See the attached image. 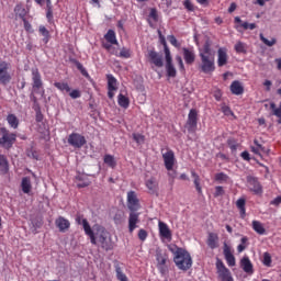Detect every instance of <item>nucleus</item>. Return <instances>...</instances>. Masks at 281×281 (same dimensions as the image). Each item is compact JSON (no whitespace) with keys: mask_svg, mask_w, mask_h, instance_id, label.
Masks as SVG:
<instances>
[{"mask_svg":"<svg viewBox=\"0 0 281 281\" xmlns=\"http://www.w3.org/2000/svg\"><path fill=\"white\" fill-rule=\"evenodd\" d=\"M169 251L173 255V262L180 271H188L192 268V256L188 250L177 246L176 244H169Z\"/></svg>","mask_w":281,"mask_h":281,"instance_id":"nucleus-1","label":"nucleus"},{"mask_svg":"<svg viewBox=\"0 0 281 281\" xmlns=\"http://www.w3.org/2000/svg\"><path fill=\"white\" fill-rule=\"evenodd\" d=\"M95 245H98V240L105 251H112L113 249V240L111 239V235L106 232L104 226L97 225L95 226Z\"/></svg>","mask_w":281,"mask_h":281,"instance_id":"nucleus-2","label":"nucleus"},{"mask_svg":"<svg viewBox=\"0 0 281 281\" xmlns=\"http://www.w3.org/2000/svg\"><path fill=\"white\" fill-rule=\"evenodd\" d=\"M0 146H3V148H12L14 146L16 142V135L14 133H10V130L5 127H0Z\"/></svg>","mask_w":281,"mask_h":281,"instance_id":"nucleus-3","label":"nucleus"},{"mask_svg":"<svg viewBox=\"0 0 281 281\" xmlns=\"http://www.w3.org/2000/svg\"><path fill=\"white\" fill-rule=\"evenodd\" d=\"M215 267H216V273H217L218 280H221V281H234V277H232V271H229L227 269V267L225 266L223 260L217 258Z\"/></svg>","mask_w":281,"mask_h":281,"instance_id":"nucleus-4","label":"nucleus"},{"mask_svg":"<svg viewBox=\"0 0 281 281\" xmlns=\"http://www.w3.org/2000/svg\"><path fill=\"white\" fill-rule=\"evenodd\" d=\"M201 65L200 69L202 74H214L216 70V66L214 64V55L207 56V55H201Z\"/></svg>","mask_w":281,"mask_h":281,"instance_id":"nucleus-5","label":"nucleus"},{"mask_svg":"<svg viewBox=\"0 0 281 281\" xmlns=\"http://www.w3.org/2000/svg\"><path fill=\"white\" fill-rule=\"evenodd\" d=\"M198 126H199V111H196V109H191L187 120L188 133H196Z\"/></svg>","mask_w":281,"mask_h":281,"instance_id":"nucleus-6","label":"nucleus"},{"mask_svg":"<svg viewBox=\"0 0 281 281\" xmlns=\"http://www.w3.org/2000/svg\"><path fill=\"white\" fill-rule=\"evenodd\" d=\"M12 82V75H10V63L0 61V85L5 87Z\"/></svg>","mask_w":281,"mask_h":281,"instance_id":"nucleus-7","label":"nucleus"},{"mask_svg":"<svg viewBox=\"0 0 281 281\" xmlns=\"http://www.w3.org/2000/svg\"><path fill=\"white\" fill-rule=\"evenodd\" d=\"M156 262H157V269L161 276H166L168 271V254L157 251L156 252Z\"/></svg>","mask_w":281,"mask_h":281,"instance_id":"nucleus-8","label":"nucleus"},{"mask_svg":"<svg viewBox=\"0 0 281 281\" xmlns=\"http://www.w3.org/2000/svg\"><path fill=\"white\" fill-rule=\"evenodd\" d=\"M76 223L78 225H82L86 236H89L91 245H95V233L91 229V225L87 218H82L81 216L76 217Z\"/></svg>","mask_w":281,"mask_h":281,"instance_id":"nucleus-9","label":"nucleus"},{"mask_svg":"<svg viewBox=\"0 0 281 281\" xmlns=\"http://www.w3.org/2000/svg\"><path fill=\"white\" fill-rule=\"evenodd\" d=\"M68 144L69 146H72V148H82L87 145V138L78 133H71L68 136Z\"/></svg>","mask_w":281,"mask_h":281,"instance_id":"nucleus-10","label":"nucleus"},{"mask_svg":"<svg viewBox=\"0 0 281 281\" xmlns=\"http://www.w3.org/2000/svg\"><path fill=\"white\" fill-rule=\"evenodd\" d=\"M127 207L130 212H138L140 210L142 204H139V199L137 198V193L135 191L127 192Z\"/></svg>","mask_w":281,"mask_h":281,"instance_id":"nucleus-11","label":"nucleus"},{"mask_svg":"<svg viewBox=\"0 0 281 281\" xmlns=\"http://www.w3.org/2000/svg\"><path fill=\"white\" fill-rule=\"evenodd\" d=\"M162 160H164L166 170L170 172V170L175 168V164H177L175 151H172V149H168L166 153H162Z\"/></svg>","mask_w":281,"mask_h":281,"instance_id":"nucleus-12","label":"nucleus"},{"mask_svg":"<svg viewBox=\"0 0 281 281\" xmlns=\"http://www.w3.org/2000/svg\"><path fill=\"white\" fill-rule=\"evenodd\" d=\"M147 59H148V63H150V65H153L154 67H158V68L164 67V57L159 53H157L155 49L148 50Z\"/></svg>","mask_w":281,"mask_h":281,"instance_id":"nucleus-13","label":"nucleus"},{"mask_svg":"<svg viewBox=\"0 0 281 281\" xmlns=\"http://www.w3.org/2000/svg\"><path fill=\"white\" fill-rule=\"evenodd\" d=\"M246 181L250 192H254L255 194H262V184H260L258 178L254 176H247Z\"/></svg>","mask_w":281,"mask_h":281,"instance_id":"nucleus-14","label":"nucleus"},{"mask_svg":"<svg viewBox=\"0 0 281 281\" xmlns=\"http://www.w3.org/2000/svg\"><path fill=\"white\" fill-rule=\"evenodd\" d=\"M108 80V98L113 100L115 91H117V79L113 75H106Z\"/></svg>","mask_w":281,"mask_h":281,"instance_id":"nucleus-15","label":"nucleus"},{"mask_svg":"<svg viewBox=\"0 0 281 281\" xmlns=\"http://www.w3.org/2000/svg\"><path fill=\"white\" fill-rule=\"evenodd\" d=\"M37 5H44L46 3V19L48 23L54 21V5L52 4V0H34Z\"/></svg>","mask_w":281,"mask_h":281,"instance_id":"nucleus-16","label":"nucleus"},{"mask_svg":"<svg viewBox=\"0 0 281 281\" xmlns=\"http://www.w3.org/2000/svg\"><path fill=\"white\" fill-rule=\"evenodd\" d=\"M166 59V71L168 78H177V68H175V64H172V55H167L165 56Z\"/></svg>","mask_w":281,"mask_h":281,"instance_id":"nucleus-17","label":"nucleus"},{"mask_svg":"<svg viewBox=\"0 0 281 281\" xmlns=\"http://www.w3.org/2000/svg\"><path fill=\"white\" fill-rule=\"evenodd\" d=\"M158 228H159V236L160 238H165V240H172V231H170V227H168V224L164 222L158 223Z\"/></svg>","mask_w":281,"mask_h":281,"instance_id":"nucleus-18","label":"nucleus"},{"mask_svg":"<svg viewBox=\"0 0 281 281\" xmlns=\"http://www.w3.org/2000/svg\"><path fill=\"white\" fill-rule=\"evenodd\" d=\"M182 55L184 58V63L187 65H194V60H196V54L194 53V48H188V47H183L182 48Z\"/></svg>","mask_w":281,"mask_h":281,"instance_id":"nucleus-19","label":"nucleus"},{"mask_svg":"<svg viewBox=\"0 0 281 281\" xmlns=\"http://www.w3.org/2000/svg\"><path fill=\"white\" fill-rule=\"evenodd\" d=\"M223 254L228 267H236V257H234V254L232 252V247L224 244Z\"/></svg>","mask_w":281,"mask_h":281,"instance_id":"nucleus-20","label":"nucleus"},{"mask_svg":"<svg viewBox=\"0 0 281 281\" xmlns=\"http://www.w3.org/2000/svg\"><path fill=\"white\" fill-rule=\"evenodd\" d=\"M139 223V213L137 211L131 212L128 216V232L133 234L137 229V224Z\"/></svg>","mask_w":281,"mask_h":281,"instance_id":"nucleus-21","label":"nucleus"},{"mask_svg":"<svg viewBox=\"0 0 281 281\" xmlns=\"http://www.w3.org/2000/svg\"><path fill=\"white\" fill-rule=\"evenodd\" d=\"M32 80H33V89L34 91H38L43 89V79L41 77V72L38 68L32 70Z\"/></svg>","mask_w":281,"mask_h":281,"instance_id":"nucleus-22","label":"nucleus"},{"mask_svg":"<svg viewBox=\"0 0 281 281\" xmlns=\"http://www.w3.org/2000/svg\"><path fill=\"white\" fill-rule=\"evenodd\" d=\"M55 225L61 232V234H65L69 227H71V223L69 220L65 218L64 216H59L55 220Z\"/></svg>","mask_w":281,"mask_h":281,"instance_id":"nucleus-23","label":"nucleus"},{"mask_svg":"<svg viewBox=\"0 0 281 281\" xmlns=\"http://www.w3.org/2000/svg\"><path fill=\"white\" fill-rule=\"evenodd\" d=\"M231 93H233V95H243V93H245V87H243V83L238 80H234L231 83Z\"/></svg>","mask_w":281,"mask_h":281,"instance_id":"nucleus-24","label":"nucleus"},{"mask_svg":"<svg viewBox=\"0 0 281 281\" xmlns=\"http://www.w3.org/2000/svg\"><path fill=\"white\" fill-rule=\"evenodd\" d=\"M227 49L220 48L217 50V67H225L227 65Z\"/></svg>","mask_w":281,"mask_h":281,"instance_id":"nucleus-25","label":"nucleus"},{"mask_svg":"<svg viewBox=\"0 0 281 281\" xmlns=\"http://www.w3.org/2000/svg\"><path fill=\"white\" fill-rule=\"evenodd\" d=\"M240 267L245 273H254V263H251L249 257H244L240 260Z\"/></svg>","mask_w":281,"mask_h":281,"instance_id":"nucleus-26","label":"nucleus"},{"mask_svg":"<svg viewBox=\"0 0 281 281\" xmlns=\"http://www.w3.org/2000/svg\"><path fill=\"white\" fill-rule=\"evenodd\" d=\"M206 245L210 249H216L218 247V234L209 233Z\"/></svg>","mask_w":281,"mask_h":281,"instance_id":"nucleus-27","label":"nucleus"},{"mask_svg":"<svg viewBox=\"0 0 281 281\" xmlns=\"http://www.w3.org/2000/svg\"><path fill=\"white\" fill-rule=\"evenodd\" d=\"M16 18L21 19L22 21H25V16H27V9L22 3H19L14 7L13 10Z\"/></svg>","mask_w":281,"mask_h":281,"instance_id":"nucleus-28","label":"nucleus"},{"mask_svg":"<svg viewBox=\"0 0 281 281\" xmlns=\"http://www.w3.org/2000/svg\"><path fill=\"white\" fill-rule=\"evenodd\" d=\"M247 201L245 198H239L236 201V207L239 210V214L241 218H245L247 216V209L245 207Z\"/></svg>","mask_w":281,"mask_h":281,"instance_id":"nucleus-29","label":"nucleus"},{"mask_svg":"<svg viewBox=\"0 0 281 281\" xmlns=\"http://www.w3.org/2000/svg\"><path fill=\"white\" fill-rule=\"evenodd\" d=\"M104 38L108 45H120V43L117 42V36L115 35V31L113 30H109L104 35Z\"/></svg>","mask_w":281,"mask_h":281,"instance_id":"nucleus-30","label":"nucleus"},{"mask_svg":"<svg viewBox=\"0 0 281 281\" xmlns=\"http://www.w3.org/2000/svg\"><path fill=\"white\" fill-rule=\"evenodd\" d=\"M235 23H238L236 27H241V30H256L257 25L256 23H248V22H243L239 16H236L234 20Z\"/></svg>","mask_w":281,"mask_h":281,"instance_id":"nucleus-31","label":"nucleus"},{"mask_svg":"<svg viewBox=\"0 0 281 281\" xmlns=\"http://www.w3.org/2000/svg\"><path fill=\"white\" fill-rule=\"evenodd\" d=\"M21 188L24 194H30V192H32V180L30 177L22 178Z\"/></svg>","mask_w":281,"mask_h":281,"instance_id":"nucleus-32","label":"nucleus"},{"mask_svg":"<svg viewBox=\"0 0 281 281\" xmlns=\"http://www.w3.org/2000/svg\"><path fill=\"white\" fill-rule=\"evenodd\" d=\"M10 170V166L8 162V158L5 155L0 154V175H8V171Z\"/></svg>","mask_w":281,"mask_h":281,"instance_id":"nucleus-33","label":"nucleus"},{"mask_svg":"<svg viewBox=\"0 0 281 281\" xmlns=\"http://www.w3.org/2000/svg\"><path fill=\"white\" fill-rule=\"evenodd\" d=\"M103 162L109 168H112V170H114V168L117 167V161L115 160V156L111 154H105V156L103 157Z\"/></svg>","mask_w":281,"mask_h":281,"instance_id":"nucleus-34","label":"nucleus"},{"mask_svg":"<svg viewBox=\"0 0 281 281\" xmlns=\"http://www.w3.org/2000/svg\"><path fill=\"white\" fill-rule=\"evenodd\" d=\"M252 229L256 232V234H259V236H265L267 234V229H265V225H262L259 221H252Z\"/></svg>","mask_w":281,"mask_h":281,"instance_id":"nucleus-35","label":"nucleus"},{"mask_svg":"<svg viewBox=\"0 0 281 281\" xmlns=\"http://www.w3.org/2000/svg\"><path fill=\"white\" fill-rule=\"evenodd\" d=\"M38 32H40L41 36H43L42 41H43L44 45H47V43H49V38H52V35H49V30H47V27H45V25H40Z\"/></svg>","mask_w":281,"mask_h":281,"instance_id":"nucleus-36","label":"nucleus"},{"mask_svg":"<svg viewBox=\"0 0 281 281\" xmlns=\"http://www.w3.org/2000/svg\"><path fill=\"white\" fill-rule=\"evenodd\" d=\"M117 103L122 109H128V106H131V100L122 93L117 95Z\"/></svg>","mask_w":281,"mask_h":281,"instance_id":"nucleus-37","label":"nucleus"},{"mask_svg":"<svg viewBox=\"0 0 281 281\" xmlns=\"http://www.w3.org/2000/svg\"><path fill=\"white\" fill-rule=\"evenodd\" d=\"M191 177L194 179L193 183L198 194H203V189L201 188V178L199 177V173L191 171Z\"/></svg>","mask_w":281,"mask_h":281,"instance_id":"nucleus-38","label":"nucleus"},{"mask_svg":"<svg viewBox=\"0 0 281 281\" xmlns=\"http://www.w3.org/2000/svg\"><path fill=\"white\" fill-rule=\"evenodd\" d=\"M7 122L11 128H19V117H16V114H8Z\"/></svg>","mask_w":281,"mask_h":281,"instance_id":"nucleus-39","label":"nucleus"},{"mask_svg":"<svg viewBox=\"0 0 281 281\" xmlns=\"http://www.w3.org/2000/svg\"><path fill=\"white\" fill-rule=\"evenodd\" d=\"M54 87H56V89H58L61 92H66V93L71 92V87H69V83L67 82H55Z\"/></svg>","mask_w":281,"mask_h":281,"instance_id":"nucleus-40","label":"nucleus"},{"mask_svg":"<svg viewBox=\"0 0 281 281\" xmlns=\"http://www.w3.org/2000/svg\"><path fill=\"white\" fill-rule=\"evenodd\" d=\"M158 36L160 38L161 45H164L165 56H170V48L168 47V43L166 42V37L164 36V34H161V31H158Z\"/></svg>","mask_w":281,"mask_h":281,"instance_id":"nucleus-41","label":"nucleus"},{"mask_svg":"<svg viewBox=\"0 0 281 281\" xmlns=\"http://www.w3.org/2000/svg\"><path fill=\"white\" fill-rule=\"evenodd\" d=\"M234 49L237 54H247V44L237 42L234 46Z\"/></svg>","mask_w":281,"mask_h":281,"instance_id":"nucleus-42","label":"nucleus"},{"mask_svg":"<svg viewBox=\"0 0 281 281\" xmlns=\"http://www.w3.org/2000/svg\"><path fill=\"white\" fill-rule=\"evenodd\" d=\"M102 47H103V49H106V52L112 54V56H119L120 55V52L117 50V48L113 47V45H111L109 43H103Z\"/></svg>","mask_w":281,"mask_h":281,"instance_id":"nucleus-43","label":"nucleus"},{"mask_svg":"<svg viewBox=\"0 0 281 281\" xmlns=\"http://www.w3.org/2000/svg\"><path fill=\"white\" fill-rule=\"evenodd\" d=\"M145 186L150 192H157V181H155V178L146 180Z\"/></svg>","mask_w":281,"mask_h":281,"instance_id":"nucleus-44","label":"nucleus"},{"mask_svg":"<svg viewBox=\"0 0 281 281\" xmlns=\"http://www.w3.org/2000/svg\"><path fill=\"white\" fill-rule=\"evenodd\" d=\"M132 137L138 146H142V144H145V142H146V136H144L143 134H139V133H133Z\"/></svg>","mask_w":281,"mask_h":281,"instance_id":"nucleus-45","label":"nucleus"},{"mask_svg":"<svg viewBox=\"0 0 281 281\" xmlns=\"http://www.w3.org/2000/svg\"><path fill=\"white\" fill-rule=\"evenodd\" d=\"M115 271H116V278L120 281H128V278L126 277V274L122 271V268L120 267V265L115 266Z\"/></svg>","mask_w":281,"mask_h":281,"instance_id":"nucleus-46","label":"nucleus"},{"mask_svg":"<svg viewBox=\"0 0 281 281\" xmlns=\"http://www.w3.org/2000/svg\"><path fill=\"white\" fill-rule=\"evenodd\" d=\"M260 41H262V43L265 45H267L268 47H273V45H276V43H278V41L276 38H271V41H269L267 37H265V35L261 33L259 35Z\"/></svg>","mask_w":281,"mask_h":281,"instance_id":"nucleus-47","label":"nucleus"},{"mask_svg":"<svg viewBox=\"0 0 281 281\" xmlns=\"http://www.w3.org/2000/svg\"><path fill=\"white\" fill-rule=\"evenodd\" d=\"M254 144L256 147H251V151L255 155H260L261 151H265V147H262V145L260 143H258V139H255Z\"/></svg>","mask_w":281,"mask_h":281,"instance_id":"nucleus-48","label":"nucleus"},{"mask_svg":"<svg viewBox=\"0 0 281 281\" xmlns=\"http://www.w3.org/2000/svg\"><path fill=\"white\" fill-rule=\"evenodd\" d=\"M203 55L204 56H213L212 55V47L210 46V44L207 42L203 45L202 52L200 53V58Z\"/></svg>","mask_w":281,"mask_h":281,"instance_id":"nucleus-49","label":"nucleus"},{"mask_svg":"<svg viewBox=\"0 0 281 281\" xmlns=\"http://www.w3.org/2000/svg\"><path fill=\"white\" fill-rule=\"evenodd\" d=\"M227 146L231 148L233 153H236V150H238V143L234 138L227 139Z\"/></svg>","mask_w":281,"mask_h":281,"instance_id":"nucleus-50","label":"nucleus"},{"mask_svg":"<svg viewBox=\"0 0 281 281\" xmlns=\"http://www.w3.org/2000/svg\"><path fill=\"white\" fill-rule=\"evenodd\" d=\"M229 179V176H227L225 172H220L215 175V181H218L220 183H223V181H227Z\"/></svg>","mask_w":281,"mask_h":281,"instance_id":"nucleus-51","label":"nucleus"},{"mask_svg":"<svg viewBox=\"0 0 281 281\" xmlns=\"http://www.w3.org/2000/svg\"><path fill=\"white\" fill-rule=\"evenodd\" d=\"M247 240H249V238H247V237H243L241 239H240V245H238L237 246V251L239 252V254H243V250L244 249H247V246H245V244H247Z\"/></svg>","mask_w":281,"mask_h":281,"instance_id":"nucleus-52","label":"nucleus"},{"mask_svg":"<svg viewBox=\"0 0 281 281\" xmlns=\"http://www.w3.org/2000/svg\"><path fill=\"white\" fill-rule=\"evenodd\" d=\"M119 58H131V49L123 47L119 53Z\"/></svg>","mask_w":281,"mask_h":281,"instance_id":"nucleus-53","label":"nucleus"},{"mask_svg":"<svg viewBox=\"0 0 281 281\" xmlns=\"http://www.w3.org/2000/svg\"><path fill=\"white\" fill-rule=\"evenodd\" d=\"M146 238H148V232L144 228H140L138 231V239L142 240V243H144Z\"/></svg>","mask_w":281,"mask_h":281,"instance_id":"nucleus-54","label":"nucleus"},{"mask_svg":"<svg viewBox=\"0 0 281 281\" xmlns=\"http://www.w3.org/2000/svg\"><path fill=\"white\" fill-rule=\"evenodd\" d=\"M76 67L78 70H80V74H82L86 78H89V72L87 71V69L85 68V66H82L80 64V61L76 63Z\"/></svg>","mask_w":281,"mask_h":281,"instance_id":"nucleus-55","label":"nucleus"},{"mask_svg":"<svg viewBox=\"0 0 281 281\" xmlns=\"http://www.w3.org/2000/svg\"><path fill=\"white\" fill-rule=\"evenodd\" d=\"M262 262L266 267H271V254L265 252Z\"/></svg>","mask_w":281,"mask_h":281,"instance_id":"nucleus-56","label":"nucleus"},{"mask_svg":"<svg viewBox=\"0 0 281 281\" xmlns=\"http://www.w3.org/2000/svg\"><path fill=\"white\" fill-rule=\"evenodd\" d=\"M168 41L173 47H181V44L179 43V41H177V37H175V35H169Z\"/></svg>","mask_w":281,"mask_h":281,"instance_id":"nucleus-57","label":"nucleus"},{"mask_svg":"<svg viewBox=\"0 0 281 281\" xmlns=\"http://www.w3.org/2000/svg\"><path fill=\"white\" fill-rule=\"evenodd\" d=\"M223 194H225V189H223V187L221 186L215 187V192H214L215 199H218V196H223Z\"/></svg>","mask_w":281,"mask_h":281,"instance_id":"nucleus-58","label":"nucleus"},{"mask_svg":"<svg viewBox=\"0 0 281 281\" xmlns=\"http://www.w3.org/2000/svg\"><path fill=\"white\" fill-rule=\"evenodd\" d=\"M183 5L189 12H194V4H192V0H184Z\"/></svg>","mask_w":281,"mask_h":281,"instance_id":"nucleus-59","label":"nucleus"},{"mask_svg":"<svg viewBox=\"0 0 281 281\" xmlns=\"http://www.w3.org/2000/svg\"><path fill=\"white\" fill-rule=\"evenodd\" d=\"M69 95L72 100H78V98H80L82 93L80 92V90L75 89L70 91Z\"/></svg>","mask_w":281,"mask_h":281,"instance_id":"nucleus-60","label":"nucleus"},{"mask_svg":"<svg viewBox=\"0 0 281 281\" xmlns=\"http://www.w3.org/2000/svg\"><path fill=\"white\" fill-rule=\"evenodd\" d=\"M176 60L179 65L180 71L186 72V65H183V59L181 58V56H176Z\"/></svg>","mask_w":281,"mask_h":281,"instance_id":"nucleus-61","label":"nucleus"},{"mask_svg":"<svg viewBox=\"0 0 281 281\" xmlns=\"http://www.w3.org/2000/svg\"><path fill=\"white\" fill-rule=\"evenodd\" d=\"M270 109L273 110V115H276L277 117H281V109L276 108V103H271Z\"/></svg>","mask_w":281,"mask_h":281,"instance_id":"nucleus-62","label":"nucleus"},{"mask_svg":"<svg viewBox=\"0 0 281 281\" xmlns=\"http://www.w3.org/2000/svg\"><path fill=\"white\" fill-rule=\"evenodd\" d=\"M222 113H224V115H232V109L227 105H222Z\"/></svg>","mask_w":281,"mask_h":281,"instance_id":"nucleus-63","label":"nucleus"},{"mask_svg":"<svg viewBox=\"0 0 281 281\" xmlns=\"http://www.w3.org/2000/svg\"><path fill=\"white\" fill-rule=\"evenodd\" d=\"M281 204V195H278L276 199H273L271 202H270V205H280Z\"/></svg>","mask_w":281,"mask_h":281,"instance_id":"nucleus-64","label":"nucleus"}]
</instances>
